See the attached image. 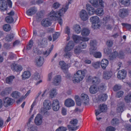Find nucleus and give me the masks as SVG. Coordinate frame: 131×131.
I'll return each mask as SVG.
<instances>
[{
  "instance_id": "obj_40",
  "label": "nucleus",
  "mask_w": 131,
  "mask_h": 131,
  "mask_svg": "<svg viewBox=\"0 0 131 131\" xmlns=\"http://www.w3.org/2000/svg\"><path fill=\"white\" fill-rule=\"evenodd\" d=\"M75 99L77 104L78 106H80L81 104V103L83 101L77 95L75 96Z\"/></svg>"
},
{
  "instance_id": "obj_5",
  "label": "nucleus",
  "mask_w": 131,
  "mask_h": 131,
  "mask_svg": "<svg viewBox=\"0 0 131 131\" xmlns=\"http://www.w3.org/2000/svg\"><path fill=\"white\" fill-rule=\"evenodd\" d=\"M107 106L106 105L104 104L100 105L99 106V110H95V114L96 116L99 114L101 113L105 112L107 109Z\"/></svg>"
},
{
  "instance_id": "obj_31",
  "label": "nucleus",
  "mask_w": 131,
  "mask_h": 131,
  "mask_svg": "<svg viewBox=\"0 0 131 131\" xmlns=\"http://www.w3.org/2000/svg\"><path fill=\"white\" fill-rule=\"evenodd\" d=\"M90 31L86 28H83L81 32V34L83 36H88L90 34Z\"/></svg>"
},
{
  "instance_id": "obj_29",
  "label": "nucleus",
  "mask_w": 131,
  "mask_h": 131,
  "mask_svg": "<svg viewBox=\"0 0 131 131\" xmlns=\"http://www.w3.org/2000/svg\"><path fill=\"white\" fill-rule=\"evenodd\" d=\"M11 89L9 88H6L1 93V95L2 96H4L7 95L11 92Z\"/></svg>"
},
{
  "instance_id": "obj_39",
  "label": "nucleus",
  "mask_w": 131,
  "mask_h": 131,
  "mask_svg": "<svg viewBox=\"0 0 131 131\" xmlns=\"http://www.w3.org/2000/svg\"><path fill=\"white\" fill-rule=\"evenodd\" d=\"M125 101L127 103L131 102V92H129L124 97Z\"/></svg>"
},
{
  "instance_id": "obj_49",
  "label": "nucleus",
  "mask_w": 131,
  "mask_h": 131,
  "mask_svg": "<svg viewBox=\"0 0 131 131\" xmlns=\"http://www.w3.org/2000/svg\"><path fill=\"white\" fill-rule=\"evenodd\" d=\"M3 29L5 31H8L11 29V27L9 24H6L3 26Z\"/></svg>"
},
{
  "instance_id": "obj_8",
  "label": "nucleus",
  "mask_w": 131,
  "mask_h": 131,
  "mask_svg": "<svg viewBox=\"0 0 131 131\" xmlns=\"http://www.w3.org/2000/svg\"><path fill=\"white\" fill-rule=\"evenodd\" d=\"M80 17L81 19L83 21H85L88 19V14L86 11L82 10L80 12Z\"/></svg>"
},
{
  "instance_id": "obj_14",
  "label": "nucleus",
  "mask_w": 131,
  "mask_h": 131,
  "mask_svg": "<svg viewBox=\"0 0 131 131\" xmlns=\"http://www.w3.org/2000/svg\"><path fill=\"white\" fill-rule=\"evenodd\" d=\"M43 58L41 56H38L35 58V62L37 66L40 67L43 64L42 60Z\"/></svg>"
},
{
  "instance_id": "obj_37",
  "label": "nucleus",
  "mask_w": 131,
  "mask_h": 131,
  "mask_svg": "<svg viewBox=\"0 0 131 131\" xmlns=\"http://www.w3.org/2000/svg\"><path fill=\"white\" fill-rule=\"evenodd\" d=\"M12 96L14 98L18 99L20 96V94L18 91H13L11 94Z\"/></svg>"
},
{
  "instance_id": "obj_43",
  "label": "nucleus",
  "mask_w": 131,
  "mask_h": 131,
  "mask_svg": "<svg viewBox=\"0 0 131 131\" xmlns=\"http://www.w3.org/2000/svg\"><path fill=\"white\" fill-rule=\"evenodd\" d=\"M57 94L56 90L55 88H53L51 89L50 91V96L52 98H53Z\"/></svg>"
},
{
  "instance_id": "obj_57",
  "label": "nucleus",
  "mask_w": 131,
  "mask_h": 131,
  "mask_svg": "<svg viewBox=\"0 0 131 131\" xmlns=\"http://www.w3.org/2000/svg\"><path fill=\"white\" fill-rule=\"evenodd\" d=\"M122 24L124 27H125L129 30H130L131 29V25L130 24L125 23H122Z\"/></svg>"
},
{
  "instance_id": "obj_60",
  "label": "nucleus",
  "mask_w": 131,
  "mask_h": 131,
  "mask_svg": "<svg viewBox=\"0 0 131 131\" xmlns=\"http://www.w3.org/2000/svg\"><path fill=\"white\" fill-rule=\"evenodd\" d=\"M60 36V34L58 32H56L54 34H53V40L54 41L56 40Z\"/></svg>"
},
{
  "instance_id": "obj_59",
  "label": "nucleus",
  "mask_w": 131,
  "mask_h": 131,
  "mask_svg": "<svg viewBox=\"0 0 131 131\" xmlns=\"http://www.w3.org/2000/svg\"><path fill=\"white\" fill-rule=\"evenodd\" d=\"M121 88V85L116 84L114 86L113 88V90L115 91H117L120 90Z\"/></svg>"
},
{
  "instance_id": "obj_9",
  "label": "nucleus",
  "mask_w": 131,
  "mask_h": 131,
  "mask_svg": "<svg viewBox=\"0 0 131 131\" xmlns=\"http://www.w3.org/2000/svg\"><path fill=\"white\" fill-rule=\"evenodd\" d=\"M126 75V72L124 70H122L118 71L117 74L118 78L120 79H125Z\"/></svg>"
},
{
  "instance_id": "obj_2",
  "label": "nucleus",
  "mask_w": 131,
  "mask_h": 131,
  "mask_svg": "<svg viewBox=\"0 0 131 131\" xmlns=\"http://www.w3.org/2000/svg\"><path fill=\"white\" fill-rule=\"evenodd\" d=\"M86 71L85 70L77 71L76 73L74 74L72 79L73 82L78 83L82 81L85 76Z\"/></svg>"
},
{
  "instance_id": "obj_50",
  "label": "nucleus",
  "mask_w": 131,
  "mask_h": 131,
  "mask_svg": "<svg viewBox=\"0 0 131 131\" xmlns=\"http://www.w3.org/2000/svg\"><path fill=\"white\" fill-rule=\"evenodd\" d=\"M33 44V40L31 39L30 40L29 43L27 46V49L28 50L30 49L32 47Z\"/></svg>"
},
{
  "instance_id": "obj_58",
  "label": "nucleus",
  "mask_w": 131,
  "mask_h": 131,
  "mask_svg": "<svg viewBox=\"0 0 131 131\" xmlns=\"http://www.w3.org/2000/svg\"><path fill=\"white\" fill-rule=\"evenodd\" d=\"M72 37L75 43H77L78 42L80 39L79 36L76 35H73Z\"/></svg>"
},
{
  "instance_id": "obj_13",
  "label": "nucleus",
  "mask_w": 131,
  "mask_h": 131,
  "mask_svg": "<svg viewBox=\"0 0 131 131\" xmlns=\"http://www.w3.org/2000/svg\"><path fill=\"white\" fill-rule=\"evenodd\" d=\"M112 75V73L111 71H104L103 73V78L104 79H109Z\"/></svg>"
},
{
  "instance_id": "obj_3",
  "label": "nucleus",
  "mask_w": 131,
  "mask_h": 131,
  "mask_svg": "<svg viewBox=\"0 0 131 131\" xmlns=\"http://www.w3.org/2000/svg\"><path fill=\"white\" fill-rule=\"evenodd\" d=\"M78 122V121L76 119H74L71 120L70 122L71 125H67V127L69 131H75L79 127V126H75L77 124Z\"/></svg>"
},
{
  "instance_id": "obj_17",
  "label": "nucleus",
  "mask_w": 131,
  "mask_h": 131,
  "mask_svg": "<svg viewBox=\"0 0 131 131\" xmlns=\"http://www.w3.org/2000/svg\"><path fill=\"white\" fill-rule=\"evenodd\" d=\"M7 5L6 1L5 0L0 1V9L3 11L6 10Z\"/></svg>"
},
{
  "instance_id": "obj_33",
  "label": "nucleus",
  "mask_w": 131,
  "mask_h": 131,
  "mask_svg": "<svg viewBox=\"0 0 131 131\" xmlns=\"http://www.w3.org/2000/svg\"><path fill=\"white\" fill-rule=\"evenodd\" d=\"M14 76H10L7 77L5 80L6 83L9 84L12 83L13 80L15 78Z\"/></svg>"
},
{
  "instance_id": "obj_15",
  "label": "nucleus",
  "mask_w": 131,
  "mask_h": 131,
  "mask_svg": "<svg viewBox=\"0 0 131 131\" xmlns=\"http://www.w3.org/2000/svg\"><path fill=\"white\" fill-rule=\"evenodd\" d=\"M37 11L36 8L35 7H31L26 12V14L28 16H31L35 14Z\"/></svg>"
},
{
  "instance_id": "obj_16",
  "label": "nucleus",
  "mask_w": 131,
  "mask_h": 131,
  "mask_svg": "<svg viewBox=\"0 0 131 131\" xmlns=\"http://www.w3.org/2000/svg\"><path fill=\"white\" fill-rule=\"evenodd\" d=\"M86 8L89 15H91L95 14V10L91 5L87 4L86 6Z\"/></svg>"
},
{
  "instance_id": "obj_19",
  "label": "nucleus",
  "mask_w": 131,
  "mask_h": 131,
  "mask_svg": "<svg viewBox=\"0 0 131 131\" xmlns=\"http://www.w3.org/2000/svg\"><path fill=\"white\" fill-rule=\"evenodd\" d=\"M74 101L71 99H68L65 101L64 104L67 107H69L74 106Z\"/></svg>"
},
{
  "instance_id": "obj_22",
  "label": "nucleus",
  "mask_w": 131,
  "mask_h": 131,
  "mask_svg": "<svg viewBox=\"0 0 131 131\" xmlns=\"http://www.w3.org/2000/svg\"><path fill=\"white\" fill-rule=\"evenodd\" d=\"M44 108L46 110H48L51 108V104L50 101L49 100L44 101L43 102Z\"/></svg>"
},
{
  "instance_id": "obj_11",
  "label": "nucleus",
  "mask_w": 131,
  "mask_h": 131,
  "mask_svg": "<svg viewBox=\"0 0 131 131\" xmlns=\"http://www.w3.org/2000/svg\"><path fill=\"white\" fill-rule=\"evenodd\" d=\"M74 46V42L72 41H70L68 43L64 49V51H69L73 48Z\"/></svg>"
},
{
  "instance_id": "obj_41",
  "label": "nucleus",
  "mask_w": 131,
  "mask_h": 131,
  "mask_svg": "<svg viewBox=\"0 0 131 131\" xmlns=\"http://www.w3.org/2000/svg\"><path fill=\"white\" fill-rule=\"evenodd\" d=\"M111 123L112 125L116 126L119 124V120L117 118H114L111 120Z\"/></svg>"
},
{
  "instance_id": "obj_7",
  "label": "nucleus",
  "mask_w": 131,
  "mask_h": 131,
  "mask_svg": "<svg viewBox=\"0 0 131 131\" xmlns=\"http://www.w3.org/2000/svg\"><path fill=\"white\" fill-rule=\"evenodd\" d=\"M3 101V105L6 107L12 105L14 102V100L13 99L8 97L4 99Z\"/></svg>"
},
{
  "instance_id": "obj_10",
  "label": "nucleus",
  "mask_w": 131,
  "mask_h": 131,
  "mask_svg": "<svg viewBox=\"0 0 131 131\" xmlns=\"http://www.w3.org/2000/svg\"><path fill=\"white\" fill-rule=\"evenodd\" d=\"M52 109L54 111H57L59 108V103L57 100L53 101L52 104Z\"/></svg>"
},
{
  "instance_id": "obj_18",
  "label": "nucleus",
  "mask_w": 131,
  "mask_h": 131,
  "mask_svg": "<svg viewBox=\"0 0 131 131\" xmlns=\"http://www.w3.org/2000/svg\"><path fill=\"white\" fill-rule=\"evenodd\" d=\"M124 106V104L123 102H119L117 105V107L116 108L117 112L121 113L123 111V107Z\"/></svg>"
},
{
  "instance_id": "obj_32",
  "label": "nucleus",
  "mask_w": 131,
  "mask_h": 131,
  "mask_svg": "<svg viewBox=\"0 0 131 131\" xmlns=\"http://www.w3.org/2000/svg\"><path fill=\"white\" fill-rule=\"evenodd\" d=\"M90 20L92 24L99 23V17L97 16H94L91 17L90 19Z\"/></svg>"
},
{
  "instance_id": "obj_38",
  "label": "nucleus",
  "mask_w": 131,
  "mask_h": 131,
  "mask_svg": "<svg viewBox=\"0 0 131 131\" xmlns=\"http://www.w3.org/2000/svg\"><path fill=\"white\" fill-rule=\"evenodd\" d=\"M14 37V35L13 33H10L7 35L5 38V40L7 41H11Z\"/></svg>"
},
{
  "instance_id": "obj_46",
  "label": "nucleus",
  "mask_w": 131,
  "mask_h": 131,
  "mask_svg": "<svg viewBox=\"0 0 131 131\" xmlns=\"http://www.w3.org/2000/svg\"><path fill=\"white\" fill-rule=\"evenodd\" d=\"M6 21L7 23H11L14 21L13 18L11 16H7L5 18Z\"/></svg>"
},
{
  "instance_id": "obj_21",
  "label": "nucleus",
  "mask_w": 131,
  "mask_h": 131,
  "mask_svg": "<svg viewBox=\"0 0 131 131\" xmlns=\"http://www.w3.org/2000/svg\"><path fill=\"white\" fill-rule=\"evenodd\" d=\"M61 77L60 75H57L53 78V83L56 85H58L61 82Z\"/></svg>"
},
{
  "instance_id": "obj_20",
  "label": "nucleus",
  "mask_w": 131,
  "mask_h": 131,
  "mask_svg": "<svg viewBox=\"0 0 131 131\" xmlns=\"http://www.w3.org/2000/svg\"><path fill=\"white\" fill-rule=\"evenodd\" d=\"M95 50H93L92 49H90V53L91 55H93L96 58H100L101 57V53L99 52H95Z\"/></svg>"
},
{
  "instance_id": "obj_64",
  "label": "nucleus",
  "mask_w": 131,
  "mask_h": 131,
  "mask_svg": "<svg viewBox=\"0 0 131 131\" xmlns=\"http://www.w3.org/2000/svg\"><path fill=\"white\" fill-rule=\"evenodd\" d=\"M126 129L129 131H131V125L128 124H126L124 125Z\"/></svg>"
},
{
  "instance_id": "obj_62",
  "label": "nucleus",
  "mask_w": 131,
  "mask_h": 131,
  "mask_svg": "<svg viewBox=\"0 0 131 131\" xmlns=\"http://www.w3.org/2000/svg\"><path fill=\"white\" fill-rule=\"evenodd\" d=\"M116 128L112 126H109L107 127L106 129V131H115Z\"/></svg>"
},
{
  "instance_id": "obj_56",
  "label": "nucleus",
  "mask_w": 131,
  "mask_h": 131,
  "mask_svg": "<svg viewBox=\"0 0 131 131\" xmlns=\"http://www.w3.org/2000/svg\"><path fill=\"white\" fill-rule=\"evenodd\" d=\"M92 64V66L93 67L95 68H97L100 67V62H97L93 63Z\"/></svg>"
},
{
  "instance_id": "obj_44",
  "label": "nucleus",
  "mask_w": 131,
  "mask_h": 131,
  "mask_svg": "<svg viewBox=\"0 0 131 131\" xmlns=\"http://www.w3.org/2000/svg\"><path fill=\"white\" fill-rule=\"evenodd\" d=\"M53 46L52 45L50 48L47 49L46 51L43 52V54L46 56H48L50 53L53 49Z\"/></svg>"
},
{
  "instance_id": "obj_51",
  "label": "nucleus",
  "mask_w": 131,
  "mask_h": 131,
  "mask_svg": "<svg viewBox=\"0 0 131 131\" xmlns=\"http://www.w3.org/2000/svg\"><path fill=\"white\" fill-rule=\"evenodd\" d=\"M29 127L28 129L29 130V131H37V127L36 126H34L32 125H31L28 126Z\"/></svg>"
},
{
  "instance_id": "obj_36",
  "label": "nucleus",
  "mask_w": 131,
  "mask_h": 131,
  "mask_svg": "<svg viewBox=\"0 0 131 131\" xmlns=\"http://www.w3.org/2000/svg\"><path fill=\"white\" fill-rule=\"evenodd\" d=\"M119 2L125 6H127L130 4V0H119Z\"/></svg>"
},
{
  "instance_id": "obj_54",
  "label": "nucleus",
  "mask_w": 131,
  "mask_h": 131,
  "mask_svg": "<svg viewBox=\"0 0 131 131\" xmlns=\"http://www.w3.org/2000/svg\"><path fill=\"white\" fill-rule=\"evenodd\" d=\"M67 130L66 127L62 126L59 127L56 129V131H66Z\"/></svg>"
},
{
  "instance_id": "obj_28",
  "label": "nucleus",
  "mask_w": 131,
  "mask_h": 131,
  "mask_svg": "<svg viewBox=\"0 0 131 131\" xmlns=\"http://www.w3.org/2000/svg\"><path fill=\"white\" fill-rule=\"evenodd\" d=\"M98 89L97 87L94 85H92L91 86L89 89L90 92L92 94H94L97 92Z\"/></svg>"
},
{
  "instance_id": "obj_12",
  "label": "nucleus",
  "mask_w": 131,
  "mask_h": 131,
  "mask_svg": "<svg viewBox=\"0 0 131 131\" xmlns=\"http://www.w3.org/2000/svg\"><path fill=\"white\" fill-rule=\"evenodd\" d=\"M42 122V117L40 114H38L35 117L34 122L35 124L37 125H41Z\"/></svg>"
},
{
  "instance_id": "obj_52",
  "label": "nucleus",
  "mask_w": 131,
  "mask_h": 131,
  "mask_svg": "<svg viewBox=\"0 0 131 131\" xmlns=\"http://www.w3.org/2000/svg\"><path fill=\"white\" fill-rule=\"evenodd\" d=\"M79 47L81 49L85 48L86 47V44L85 42L84 41L81 42L79 45Z\"/></svg>"
},
{
  "instance_id": "obj_47",
  "label": "nucleus",
  "mask_w": 131,
  "mask_h": 131,
  "mask_svg": "<svg viewBox=\"0 0 131 131\" xmlns=\"http://www.w3.org/2000/svg\"><path fill=\"white\" fill-rule=\"evenodd\" d=\"M59 64L62 69L63 70L66 69V64L64 61H62L60 62Z\"/></svg>"
},
{
  "instance_id": "obj_4",
  "label": "nucleus",
  "mask_w": 131,
  "mask_h": 131,
  "mask_svg": "<svg viewBox=\"0 0 131 131\" xmlns=\"http://www.w3.org/2000/svg\"><path fill=\"white\" fill-rule=\"evenodd\" d=\"M128 10L125 8H122L119 9L118 12V15L122 18H124L128 15Z\"/></svg>"
},
{
  "instance_id": "obj_63",
  "label": "nucleus",
  "mask_w": 131,
  "mask_h": 131,
  "mask_svg": "<svg viewBox=\"0 0 131 131\" xmlns=\"http://www.w3.org/2000/svg\"><path fill=\"white\" fill-rule=\"evenodd\" d=\"M124 56V53L122 51H120L119 53H118V57L120 59H122L123 58Z\"/></svg>"
},
{
  "instance_id": "obj_42",
  "label": "nucleus",
  "mask_w": 131,
  "mask_h": 131,
  "mask_svg": "<svg viewBox=\"0 0 131 131\" xmlns=\"http://www.w3.org/2000/svg\"><path fill=\"white\" fill-rule=\"evenodd\" d=\"M92 5L94 7L97 8L99 6L98 0H89Z\"/></svg>"
},
{
  "instance_id": "obj_48",
  "label": "nucleus",
  "mask_w": 131,
  "mask_h": 131,
  "mask_svg": "<svg viewBox=\"0 0 131 131\" xmlns=\"http://www.w3.org/2000/svg\"><path fill=\"white\" fill-rule=\"evenodd\" d=\"M65 53L64 55V56L65 58H69L71 56L72 53L69 51H64Z\"/></svg>"
},
{
  "instance_id": "obj_35",
  "label": "nucleus",
  "mask_w": 131,
  "mask_h": 131,
  "mask_svg": "<svg viewBox=\"0 0 131 131\" xmlns=\"http://www.w3.org/2000/svg\"><path fill=\"white\" fill-rule=\"evenodd\" d=\"M73 29L74 30L76 33H79L81 30V29L80 26L79 25L76 24L73 27Z\"/></svg>"
},
{
  "instance_id": "obj_34",
  "label": "nucleus",
  "mask_w": 131,
  "mask_h": 131,
  "mask_svg": "<svg viewBox=\"0 0 131 131\" xmlns=\"http://www.w3.org/2000/svg\"><path fill=\"white\" fill-rule=\"evenodd\" d=\"M30 76V72L29 71H25L24 72L22 75V79L23 80H25L29 78Z\"/></svg>"
},
{
  "instance_id": "obj_23",
  "label": "nucleus",
  "mask_w": 131,
  "mask_h": 131,
  "mask_svg": "<svg viewBox=\"0 0 131 131\" xmlns=\"http://www.w3.org/2000/svg\"><path fill=\"white\" fill-rule=\"evenodd\" d=\"M11 68L13 71H16L17 72L20 71L22 70V67L21 66L17 64H14Z\"/></svg>"
},
{
  "instance_id": "obj_25",
  "label": "nucleus",
  "mask_w": 131,
  "mask_h": 131,
  "mask_svg": "<svg viewBox=\"0 0 131 131\" xmlns=\"http://www.w3.org/2000/svg\"><path fill=\"white\" fill-rule=\"evenodd\" d=\"M107 98V96L105 93H102L100 94L98 96L99 100L102 102L105 101Z\"/></svg>"
},
{
  "instance_id": "obj_27",
  "label": "nucleus",
  "mask_w": 131,
  "mask_h": 131,
  "mask_svg": "<svg viewBox=\"0 0 131 131\" xmlns=\"http://www.w3.org/2000/svg\"><path fill=\"white\" fill-rule=\"evenodd\" d=\"M90 45L91 48L90 49L93 50H96L97 49L96 47V42L95 40H91L90 43Z\"/></svg>"
},
{
  "instance_id": "obj_30",
  "label": "nucleus",
  "mask_w": 131,
  "mask_h": 131,
  "mask_svg": "<svg viewBox=\"0 0 131 131\" xmlns=\"http://www.w3.org/2000/svg\"><path fill=\"white\" fill-rule=\"evenodd\" d=\"M81 99L83 101H84V103H85L88 102L89 100L88 95L86 94L83 93L81 95Z\"/></svg>"
},
{
  "instance_id": "obj_55",
  "label": "nucleus",
  "mask_w": 131,
  "mask_h": 131,
  "mask_svg": "<svg viewBox=\"0 0 131 131\" xmlns=\"http://www.w3.org/2000/svg\"><path fill=\"white\" fill-rule=\"evenodd\" d=\"M33 79L36 80H38L40 78V77L39 73L37 72L35 73L33 75Z\"/></svg>"
},
{
  "instance_id": "obj_53",
  "label": "nucleus",
  "mask_w": 131,
  "mask_h": 131,
  "mask_svg": "<svg viewBox=\"0 0 131 131\" xmlns=\"http://www.w3.org/2000/svg\"><path fill=\"white\" fill-rule=\"evenodd\" d=\"M124 93V92L123 91H118L116 93V96L118 98L121 97L123 95Z\"/></svg>"
},
{
  "instance_id": "obj_26",
  "label": "nucleus",
  "mask_w": 131,
  "mask_h": 131,
  "mask_svg": "<svg viewBox=\"0 0 131 131\" xmlns=\"http://www.w3.org/2000/svg\"><path fill=\"white\" fill-rule=\"evenodd\" d=\"M108 64V60L105 59H103L100 63L101 67L103 69H105Z\"/></svg>"
},
{
  "instance_id": "obj_24",
  "label": "nucleus",
  "mask_w": 131,
  "mask_h": 131,
  "mask_svg": "<svg viewBox=\"0 0 131 131\" xmlns=\"http://www.w3.org/2000/svg\"><path fill=\"white\" fill-rule=\"evenodd\" d=\"M90 81L93 84L96 85L100 83V80L98 77H95L91 79Z\"/></svg>"
},
{
  "instance_id": "obj_45",
  "label": "nucleus",
  "mask_w": 131,
  "mask_h": 131,
  "mask_svg": "<svg viewBox=\"0 0 131 131\" xmlns=\"http://www.w3.org/2000/svg\"><path fill=\"white\" fill-rule=\"evenodd\" d=\"M103 9L102 8H97L96 10H95V13H96V14L99 16H101L103 15Z\"/></svg>"
},
{
  "instance_id": "obj_6",
  "label": "nucleus",
  "mask_w": 131,
  "mask_h": 131,
  "mask_svg": "<svg viewBox=\"0 0 131 131\" xmlns=\"http://www.w3.org/2000/svg\"><path fill=\"white\" fill-rule=\"evenodd\" d=\"M49 18L43 19L41 22V24L42 26L45 27H48L51 26V23L50 20H51L49 17Z\"/></svg>"
},
{
  "instance_id": "obj_61",
  "label": "nucleus",
  "mask_w": 131,
  "mask_h": 131,
  "mask_svg": "<svg viewBox=\"0 0 131 131\" xmlns=\"http://www.w3.org/2000/svg\"><path fill=\"white\" fill-rule=\"evenodd\" d=\"M80 48L79 46H76L74 50V52L75 53L77 54L80 53L81 52Z\"/></svg>"
},
{
  "instance_id": "obj_1",
  "label": "nucleus",
  "mask_w": 131,
  "mask_h": 131,
  "mask_svg": "<svg viewBox=\"0 0 131 131\" xmlns=\"http://www.w3.org/2000/svg\"><path fill=\"white\" fill-rule=\"evenodd\" d=\"M69 3H67L64 8H62L58 12H55L51 11L50 13L49 17L51 20H58V23L61 25L62 24V20L60 17L63 14H64L68 8V6Z\"/></svg>"
}]
</instances>
